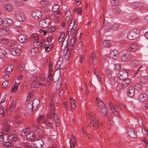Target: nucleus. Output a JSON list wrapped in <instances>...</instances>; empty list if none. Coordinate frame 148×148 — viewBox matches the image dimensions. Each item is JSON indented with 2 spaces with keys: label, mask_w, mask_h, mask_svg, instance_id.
<instances>
[{
  "label": "nucleus",
  "mask_w": 148,
  "mask_h": 148,
  "mask_svg": "<svg viewBox=\"0 0 148 148\" xmlns=\"http://www.w3.org/2000/svg\"><path fill=\"white\" fill-rule=\"evenodd\" d=\"M34 45L36 48H38L41 47H45V50L47 52L50 51L52 47V45L51 44H47L45 40L44 39H42L40 41L38 40L37 41L34 42Z\"/></svg>",
  "instance_id": "obj_1"
},
{
  "label": "nucleus",
  "mask_w": 148,
  "mask_h": 148,
  "mask_svg": "<svg viewBox=\"0 0 148 148\" xmlns=\"http://www.w3.org/2000/svg\"><path fill=\"white\" fill-rule=\"evenodd\" d=\"M44 65H46L48 68L49 73L47 81L48 82H50L49 81H51L52 80L54 76V75L53 76L52 74L53 71V62L50 60H47L45 61Z\"/></svg>",
  "instance_id": "obj_2"
},
{
  "label": "nucleus",
  "mask_w": 148,
  "mask_h": 148,
  "mask_svg": "<svg viewBox=\"0 0 148 148\" xmlns=\"http://www.w3.org/2000/svg\"><path fill=\"white\" fill-rule=\"evenodd\" d=\"M77 23L76 22L75 18H72L71 20L69 26V27H71L70 31V34L71 35H72L74 34L75 36L78 29H77Z\"/></svg>",
  "instance_id": "obj_3"
},
{
  "label": "nucleus",
  "mask_w": 148,
  "mask_h": 148,
  "mask_svg": "<svg viewBox=\"0 0 148 148\" xmlns=\"http://www.w3.org/2000/svg\"><path fill=\"white\" fill-rule=\"evenodd\" d=\"M139 30L136 29H134L129 32L128 34V38L130 40H133L138 37Z\"/></svg>",
  "instance_id": "obj_4"
},
{
  "label": "nucleus",
  "mask_w": 148,
  "mask_h": 148,
  "mask_svg": "<svg viewBox=\"0 0 148 148\" xmlns=\"http://www.w3.org/2000/svg\"><path fill=\"white\" fill-rule=\"evenodd\" d=\"M50 22L49 18H45L41 20L39 22L40 26L42 27L45 28L48 27Z\"/></svg>",
  "instance_id": "obj_5"
},
{
  "label": "nucleus",
  "mask_w": 148,
  "mask_h": 148,
  "mask_svg": "<svg viewBox=\"0 0 148 148\" xmlns=\"http://www.w3.org/2000/svg\"><path fill=\"white\" fill-rule=\"evenodd\" d=\"M90 119L92 121L90 123V125H92L93 127L98 129L100 126L99 121L93 116L90 115Z\"/></svg>",
  "instance_id": "obj_6"
},
{
  "label": "nucleus",
  "mask_w": 148,
  "mask_h": 148,
  "mask_svg": "<svg viewBox=\"0 0 148 148\" xmlns=\"http://www.w3.org/2000/svg\"><path fill=\"white\" fill-rule=\"evenodd\" d=\"M118 54V52L116 50H114L110 52L109 57L105 56L104 57V58L106 59H109L110 58L113 59H115L117 57Z\"/></svg>",
  "instance_id": "obj_7"
},
{
  "label": "nucleus",
  "mask_w": 148,
  "mask_h": 148,
  "mask_svg": "<svg viewBox=\"0 0 148 148\" xmlns=\"http://www.w3.org/2000/svg\"><path fill=\"white\" fill-rule=\"evenodd\" d=\"M25 15L21 12H17L15 15V18L20 22H23L25 20Z\"/></svg>",
  "instance_id": "obj_8"
},
{
  "label": "nucleus",
  "mask_w": 148,
  "mask_h": 148,
  "mask_svg": "<svg viewBox=\"0 0 148 148\" xmlns=\"http://www.w3.org/2000/svg\"><path fill=\"white\" fill-rule=\"evenodd\" d=\"M33 110V106L32 101L27 104L25 108V111L29 115L32 113Z\"/></svg>",
  "instance_id": "obj_9"
},
{
  "label": "nucleus",
  "mask_w": 148,
  "mask_h": 148,
  "mask_svg": "<svg viewBox=\"0 0 148 148\" xmlns=\"http://www.w3.org/2000/svg\"><path fill=\"white\" fill-rule=\"evenodd\" d=\"M119 77L121 80L126 78L128 76L127 72L123 69H121L119 71Z\"/></svg>",
  "instance_id": "obj_10"
},
{
  "label": "nucleus",
  "mask_w": 148,
  "mask_h": 148,
  "mask_svg": "<svg viewBox=\"0 0 148 148\" xmlns=\"http://www.w3.org/2000/svg\"><path fill=\"white\" fill-rule=\"evenodd\" d=\"M32 14L33 18L36 19L40 18L42 16L41 12L39 10H34L32 12Z\"/></svg>",
  "instance_id": "obj_11"
},
{
  "label": "nucleus",
  "mask_w": 148,
  "mask_h": 148,
  "mask_svg": "<svg viewBox=\"0 0 148 148\" xmlns=\"http://www.w3.org/2000/svg\"><path fill=\"white\" fill-rule=\"evenodd\" d=\"M34 144L35 147L37 148H41L44 145L42 140L41 139L35 140L34 141Z\"/></svg>",
  "instance_id": "obj_12"
},
{
  "label": "nucleus",
  "mask_w": 148,
  "mask_h": 148,
  "mask_svg": "<svg viewBox=\"0 0 148 148\" xmlns=\"http://www.w3.org/2000/svg\"><path fill=\"white\" fill-rule=\"evenodd\" d=\"M128 132L129 136L132 138H136L137 135L135 130L133 128H128Z\"/></svg>",
  "instance_id": "obj_13"
},
{
  "label": "nucleus",
  "mask_w": 148,
  "mask_h": 148,
  "mask_svg": "<svg viewBox=\"0 0 148 148\" xmlns=\"http://www.w3.org/2000/svg\"><path fill=\"white\" fill-rule=\"evenodd\" d=\"M132 55L130 53H126L123 54L121 57V60L124 62L129 60L132 58Z\"/></svg>",
  "instance_id": "obj_14"
},
{
  "label": "nucleus",
  "mask_w": 148,
  "mask_h": 148,
  "mask_svg": "<svg viewBox=\"0 0 148 148\" xmlns=\"http://www.w3.org/2000/svg\"><path fill=\"white\" fill-rule=\"evenodd\" d=\"M135 90L133 86H129L127 89V94L130 97L133 96L134 94Z\"/></svg>",
  "instance_id": "obj_15"
},
{
  "label": "nucleus",
  "mask_w": 148,
  "mask_h": 148,
  "mask_svg": "<svg viewBox=\"0 0 148 148\" xmlns=\"http://www.w3.org/2000/svg\"><path fill=\"white\" fill-rule=\"evenodd\" d=\"M0 32L3 35H8L10 33L9 29L6 27H3L0 28Z\"/></svg>",
  "instance_id": "obj_16"
},
{
  "label": "nucleus",
  "mask_w": 148,
  "mask_h": 148,
  "mask_svg": "<svg viewBox=\"0 0 148 148\" xmlns=\"http://www.w3.org/2000/svg\"><path fill=\"white\" fill-rule=\"evenodd\" d=\"M11 51L12 54L15 56H19L21 52L20 49L18 48H11Z\"/></svg>",
  "instance_id": "obj_17"
},
{
  "label": "nucleus",
  "mask_w": 148,
  "mask_h": 148,
  "mask_svg": "<svg viewBox=\"0 0 148 148\" xmlns=\"http://www.w3.org/2000/svg\"><path fill=\"white\" fill-rule=\"evenodd\" d=\"M4 9L6 11L10 12L14 9V6L12 5L8 4L4 5Z\"/></svg>",
  "instance_id": "obj_18"
},
{
  "label": "nucleus",
  "mask_w": 148,
  "mask_h": 148,
  "mask_svg": "<svg viewBox=\"0 0 148 148\" xmlns=\"http://www.w3.org/2000/svg\"><path fill=\"white\" fill-rule=\"evenodd\" d=\"M8 138V140L11 142L16 141L17 139V136L14 134L10 135Z\"/></svg>",
  "instance_id": "obj_19"
},
{
  "label": "nucleus",
  "mask_w": 148,
  "mask_h": 148,
  "mask_svg": "<svg viewBox=\"0 0 148 148\" xmlns=\"http://www.w3.org/2000/svg\"><path fill=\"white\" fill-rule=\"evenodd\" d=\"M35 137V135L34 133L32 132H28L26 136V138L28 140H33Z\"/></svg>",
  "instance_id": "obj_20"
},
{
  "label": "nucleus",
  "mask_w": 148,
  "mask_h": 148,
  "mask_svg": "<svg viewBox=\"0 0 148 148\" xmlns=\"http://www.w3.org/2000/svg\"><path fill=\"white\" fill-rule=\"evenodd\" d=\"M138 48L137 45L136 44H131L128 48V51L131 52H134L138 49Z\"/></svg>",
  "instance_id": "obj_21"
},
{
  "label": "nucleus",
  "mask_w": 148,
  "mask_h": 148,
  "mask_svg": "<svg viewBox=\"0 0 148 148\" xmlns=\"http://www.w3.org/2000/svg\"><path fill=\"white\" fill-rule=\"evenodd\" d=\"M12 21L10 18H6L4 21L3 20V24L5 26L11 25L12 24Z\"/></svg>",
  "instance_id": "obj_22"
},
{
  "label": "nucleus",
  "mask_w": 148,
  "mask_h": 148,
  "mask_svg": "<svg viewBox=\"0 0 148 148\" xmlns=\"http://www.w3.org/2000/svg\"><path fill=\"white\" fill-rule=\"evenodd\" d=\"M148 98L147 95L145 93H141L139 96V99L141 101L143 102L147 100Z\"/></svg>",
  "instance_id": "obj_23"
},
{
  "label": "nucleus",
  "mask_w": 148,
  "mask_h": 148,
  "mask_svg": "<svg viewBox=\"0 0 148 148\" xmlns=\"http://www.w3.org/2000/svg\"><path fill=\"white\" fill-rule=\"evenodd\" d=\"M22 120L21 117V114L19 113H17L15 116L14 120L17 123H20Z\"/></svg>",
  "instance_id": "obj_24"
},
{
  "label": "nucleus",
  "mask_w": 148,
  "mask_h": 148,
  "mask_svg": "<svg viewBox=\"0 0 148 148\" xmlns=\"http://www.w3.org/2000/svg\"><path fill=\"white\" fill-rule=\"evenodd\" d=\"M34 130V132L38 134L43 133L44 131L42 127L41 126H38L35 127Z\"/></svg>",
  "instance_id": "obj_25"
},
{
  "label": "nucleus",
  "mask_w": 148,
  "mask_h": 148,
  "mask_svg": "<svg viewBox=\"0 0 148 148\" xmlns=\"http://www.w3.org/2000/svg\"><path fill=\"white\" fill-rule=\"evenodd\" d=\"M18 39L19 42H23L27 40L26 36L24 34H21L19 36Z\"/></svg>",
  "instance_id": "obj_26"
},
{
  "label": "nucleus",
  "mask_w": 148,
  "mask_h": 148,
  "mask_svg": "<svg viewBox=\"0 0 148 148\" xmlns=\"http://www.w3.org/2000/svg\"><path fill=\"white\" fill-rule=\"evenodd\" d=\"M55 16V18H54V21L55 22H58L60 20V16L61 15V12L60 11H57L55 12L54 13Z\"/></svg>",
  "instance_id": "obj_27"
},
{
  "label": "nucleus",
  "mask_w": 148,
  "mask_h": 148,
  "mask_svg": "<svg viewBox=\"0 0 148 148\" xmlns=\"http://www.w3.org/2000/svg\"><path fill=\"white\" fill-rule=\"evenodd\" d=\"M122 82L121 83L122 84L124 87H125L127 86L130 83V79H126L121 80Z\"/></svg>",
  "instance_id": "obj_28"
},
{
  "label": "nucleus",
  "mask_w": 148,
  "mask_h": 148,
  "mask_svg": "<svg viewBox=\"0 0 148 148\" xmlns=\"http://www.w3.org/2000/svg\"><path fill=\"white\" fill-rule=\"evenodd\" d=\"M2 144L3 146L5 148H10L13 146V144L8 141L3 142Z\"/></svg>",
  "instance_id": "obj_29"
},
{
  "label": "nucleus",
  "mask_w": 148,
  "mask_h": 148,
  "mask_svg": "<svg viewBox=\"0 0 148 148\" xmlns=\"http://www.w3.org/2000/svg\"><path fill=\"white\" fill-rule=\"evenodd\" d=\"M112 24L110 23H107L105 24L104 28L105 31L108 32L110 29H112Z\"/></svg>",
  "instance_id": "obj_30"
},
{
  "label": "nucleus",
  "mask_w": 148,
  "mask_h": 148,
  "mask_svg": "<svg viewBox=\"0 0 148 148\" xmlns=\"http://www.w3.org/2000/svg\"><path fill=\"white\" fill-rule=\"evenodd\" d=\"M141 4L138 2H135L132 3L131 5V8L133 9H137L140 6Z\"/></svg>",
  "instance_id": "obj_31"
},
{
  "label": "nucleus",
  "mask_w": 148,
  "mask_h": 148,
  "mask_svg": "<svg viewBox=\"0 0 148 148\" xmlns=\"http://www.w3.org/2000/svg\"><path fill=\"white\" fill-rule=\"evenodd\" d=\"M130 21L133 23H136L140 21V19L137 17L135 16H132L130 18Z\"/></svg>",
  "instance_id": "obj_32"
},
{
  "label": "nucleus",
  "mask_w": 148,
  "mask_h": 148,
  "mask_svg": "<svg viewBox=\"0 0 148 148\" xmlns=\"http://www.w3.org/2000/svg\"><path fill=\"white\" fill-rule=\"evenodd\" d=\"M100 112L104 115H106L108 114V111L106 106L100 107L99 108Z\"/></svg>",
  "instance_id": "obj_33"
},
{
  "label": "nucleus",
  "mask_w": 148,
  "mask_h": 148,
  "mask_svg": "<svg viewBox=\"0 0 148 148\" xmlns=\"http://www.w3.org/2000/svg\"><path fill=\"white\" fill-rule=\"evenodd\" d=\"M19 83V82H18V83H16L15 84L13 85L12 86L11 92L12 93H14L18 89Z\"/></svg>",
  "instance_id": "obj_34"
},
{
  "label": "nucleus",
  "mask_w": 148,
  "mask_h": 148,
  "mask_svg": "<svg viewBox=\"0 0 148 148\" xmlns=\"http://www.w3.org/2000/svg\"><path fill=\"white\" fill-rule=\"evenodd\" d=\"M6 56V53L4 50L0 47V58H4Z\"/></svg>",
  "instance_id": "obj_35"
},
{
  "label": "nucleus",
  "mask_w": 148,
  "mask_h": 148,
  "mask_svg": "<svg viewBox=\"0 0 148 148\" xmlns=\"http://www.w3.org/2000/svg\"><path fill=\"white\" fill-rule=\"evenodd\" d=\"M40 4L42 7H44L47 5L49 3V2L47 0H41L40 1Z\"/></svg>",
  "instance_id": "obj_36"
},
{
  "label": "nucleus",
  "mask_w": 148,
  "mask_h": 148,
  "mask_svg": "<svg viewBox=\"0 0 148 148\" xmlns=\"http://www.w3.org/2000/svg\"><path fill=\"white\" fill-rule=\"evenodd\" d=\"M76 40L77 38L75 36L71 39L69 43V45L71 47H72L74 46L76 42L75 40Z\"/></svg>",
  "instance_id": "obj_37"
},
{
  "label": "nucleus",
  "mask_w": 148,
  "mask_h": 148,
  "mask_svg": "<svg viewBox=\"0 0 148 148\" xmlns=\"http://www.w3.org/2000/svg\"><path fill=\"white\" fill-rule=\"evenodd\" d=\"M140 82L143 84H146L148 82V76L142 77L140 79Z\"/></svg>",
  "instance_id": "obj_38"
},
{
  "label": "nucleus",
  "mask_w": 148,
  "mask_h": 148,
  "mask_svg": "<svg viewBox=\"0 0 148 148\" xmlns=\"http://www.w3.org/2000/svg\"><path fill=\"white\" fill-rule=\"evenodd\" d=\"M22 146L24 148H33L31 144L28 143H25L22 144Z\"/></svg>",
  "instance_id": "obj_39"
},
{
  "label": "nucleus",
  "mask_w": 148,
  "mask_h": 148,
  "mask_svg": "<svg viewBox=\"0 0 148 148\" xmlns=\"http://www.w3.org/2000/svg\"><path fill=\"white\" fill-rule=\"evenodd\" d=\"M9 40L6 38H2L0 39V43L1 44L4 45L8 43Z\"/></svg>",
  "instance_id": "obj_40"
},
{
  "label": "nucleus",
  "mask_w": 148,
  "mask_h": 148,
  "mask_svg": "<svg viewBox=\"0 0 148 148\" xmlns=\"http://www.w3.org/2000/svg\"><path fill=\"white\" fill-rule=\"evenodd\" d=\"M97 102L98 104L99 108L100 107H102L104 106H106L105 104L100 100L96 98Z\"/></svg>",
  "instance_id": "obj_41"
},
{
  "label": "nucleus",
  "mask_w": 148,
  "mask_h": 148,
  "mask_svg": "<svg viewBox=\"0 0 148 148\" xmlns=\"http://www.w3.org/2000/svg\"><path fill=\"white\" fill-rule=\"evenodd\" d=\"M13 68V66L12 65L10 64L8 67L6 68V70H5L3 71H5L7 73H9L12 70Z\"/></svg>",
  "instance_id": "obj_42"
},
{
  "label": "nucleus",
  "mask_w": 148,
  "mask_h": 148,
  "mask_svg": "<svg viewBox=\"0 0 148 148\" xmlns=\"http://www.w3.org/2000/svg\"><path fill=\"white\" fill-rule=\"evenodd\" d=\"M16 103L15 101L13 102L10 105V107L9 110V111L11 112L14 110L16 106Z\"/></svg>",
  "instance_id": "obj_43"
},
{
  "label": "nucleus",
  "mask_w": 148,
  "mask_h": 148,
  "mask_svg": "<svg viewBox=\"0 0 148 148\" xmlns=\"http://www.w3.org/2000/svg\"><path fill=\"white\" fill-rule=\"evenodd\" d=\"M56 28L55 27H52L49 28L47 30V34L54 32L56 30Z\"/></svg>",
  "instance_id": "obj_44"
},
{
  "label": "nucleus",
  "mask_w": 148,
  "mask_h": 148,
  "mask_svg": "<svg viewBox=\"0 0 148 148\" xmlns=\"http://www.w3.org/2000/svg\"><path fill=\"white\" fill-rule=\"evenodd\" d=\"M40 83L38 82H35L31 84V86L32 88H36L38 87L40 85Z\"/></svg>",
  "instance_id": "obj_45"
},
{
  "label": "nucleus",
  "mask_w": 148,
  "mask_h": 148,
  "mask_svg": "<svg viewBox=\"0 0 148 148\" xmlns=\"http://www.w3.org/2000/svg\"><path fill=\"white\" fill-rule=\"evenodd\" d=\"M31 38L34 42L35 41H37L38 40L37 35L36 34H33Z\"/></svg>",
  "instance_id": "obj_46"
},
{
  "label": "nucleus",
  "mask_w": 148,
  "mask_h": 148,
  "mask_svg": "<svg viewBox=\"0 0 148 148\" xmlns=\"http://www.w3.org/2000/svg\"><path fill=\"white\" fill-rule=\"evenodd\" d=\"M59 8V5L58 4H55L53 6L52 10L54 12H56L58 11Z\"/></svg>",
  "instance_id": "obj_47"
},
{
  "label": "nucleus",
  "mask_w": 148,
  "mask_h": 148,
  "mask_svg": "<svg viewBox=\"0 0 148 148\" xmlns=\"http://www.w3.org/2000/svg\"><path fill=\"white\" fill-rule=\"evenodd\" d=\"M110 43L108 40H105L103 42V45L105 47H110Z\"/></svg>",
  "instance_id": "obj_48"
},
{
  "label": "nucleus",
  "mask_w": 148,
  "mask_h": 148,
  "mask_svg": "<svg viewBox=\"0 0 148 148\" xmlns=\"http://www.w3.org/2000/svg\"><path fill=\"white\" fill-rule=\"evenodd\" d=\"M118 3V0H111L110 5L113 6H115L117 5Z\"/></svg>",
  "instance_id": "obj_49"
},
{
  "label": "nucleus",
  "mask_w": 148,
  "mask_h": 148,
  "mask_svg": "<svg viewBox=\"0 0 148 148\" xmlns=\"http://www.w3.org/2000/svg\"><path fill=\"white\" fill-rule=\"evenodd\" d=\"M3 73L4 75V78L6 80V81H8V80L10 79V77L8 75V73H7L5 72V71H3Z\"/></svg>",
  "instance_id": "obj_50"
},
{
  "label": "nucleus",
  "mask_w": 148,
  "mask_h": 148,
  "mask_svg": "<svg viewBox=\"0 0 148 148\" xmlns=\"http://www.w3.org/2000/svg\"><path fill=\"white\" fill-rule=\"evenodd\" d=\"M124 87H125L121 83V82H120L118 84L116 87V89L118 91H120Z\"/></svg>",
  "instance_id": "obj_51"
},
{
  "label": "nucleus",
  "mask_w": 148,
  "mask_h": 148,
  "mask_svg": "<svg viewBox=\"0 0 148 148\" xmlns=\"http://www.w3.org/2000/svg\"><path fill=\"white\" fill-rule=\"evenodd\" d=\"M60 75H58V76H56V75H54L53 80L54 82H58L59 81H60Z\"/></svg>",
  "instance_id": "obj_52"
},
{
  "label": "nucleus",
  "mask_w": 148,
  "mask_h": 148,
  "mask_svg": "<svg viewBox=\"0 0 148 148\" xmlns=\"http://www.w3.org/2000/svg\"><path fill=\"white\" fill-rule=\"evenodd\" d=\"M74 12H77L78 14L81 15L82 13V10L80 8H76L74 9Z\"/></svg>",
  "instance_id": "obj_53"
},
{
  "label": "nucleus",
  "mask_w": 148,
  "mask_h": 148,
  "mask_svg": "<svg viewBox=\"0 0 148 148\" xmlns=\"http://www.w3.org/2000/svg\"><path fill=\"white\" fill-rule=\"evenodd\" d=\"M119 27V25L118 24H114L112 25V30H117Z\"/></svg>",
  "instance_id": "obj_54"
},
{
  "label": "nucleus",
  "mask_w": 148,
  "mask_h": 148,
  "mask_svg": "<svg viewBox=\"0 0 148 148\" xmlns=\"http://www.w3.org/2000/svg\"><path fill=\"white\" fill-rule=\"evenodd\" d=\"M111 109L113 113L116 112L117 111L118 106H111Z\"/></svg>",
  "instance_id": "obj_55"
},
{
  "label": "nucleus",
  "mask_w": 148,
  "mask_h": 148,
  "mask_svg": "<svg viewBox=\"0 0 148 148\" xmlns=\"http://www.w3.org/2000/svg\"><path fill=\"white\" fill-rule=\"evenodd\" d=\"M8 81H5L2 84V87L3 88H5L8 85Z\"/></svg>",
  "instance_id": "obj_56"
},
{
  "label": "nucleus",
  "mask_w": 148,
  "mask_h": 148,
  "mask_svg": "<svg viewBox=\"0 0 148 148\" xmlns=\"http://www.w3.org/2000/svg\"><path fill=\"white\" fill-rule=\"evenodd\" d=\"M141 129L142 132L144 135H146L148 134V131L143 127H141Z\"/></svg>",
  "instance_id": "obj_57"
},
{
  "label": "nucleus",
  "mask_w": 148,
  "mask_h": 148,
  "mask_svg": "<svg viewBox=\"0 0 148 148\" xmlns=\"http://www.w3.org/2000/svg\"><path fill=\"white\" fill-rule=\"evenodd\" d=\"M32 103L33 106V105H34L37 106L39 104L40 101L37 99L34 100L33 102L32 101Z\"/></svg>",
  "instance_id": "obj_58"
},
{
  "label": "nucleus",
  "mask_w": 148,
  "mask_h": 148,
  "mask_svg": "<svg viewBox=\"0 0 148 148\" xmlns=\"http://www.w3.org/2000/svg\"><path fill=\"white\" fill-rule=\"evenodd\" d=\"M28 129V128L23 129L21 133V135L22 136H25L26 133Z\"/></svg>",
  "instance_id": "obj_59"
},
{
  "label": "nucleus",
  "mask_w": 148,
  "mask_h": 148,
  "mask_svg": "<svg viewBox=\"0 0 148 148\" xmlns=\"http://www.w3.org/2000/svg\"><path fill=\"white\" fill-rule=\"evenodd\" d=\"M36 54L34 50L32 49L31 50L29 53V55L31 56H33Z\"/></svg>",
  "instance_id": "obj_60"
},
{
  "label": "nucleus",
  "mask_w": 148,
  "mask_h": 148,
  "mask_svg": "<svg viewBox=\"0 0 148 148\" xmlns=\"http://www.w3.org/2000/svg\"><path fill=\"white\" fill-rule=\"evenodd\" d=\"M97 54H95L94 53H93L91 55V56L90 57V58L91 59H94L95 60H96L97 58Z\"/></svg>",
  "instance_id": "obj_61"
},
{
  "label": "nucleus",
  "mask_w": 148,
  "mask_h": 148,
  "mask_svg": "<svg viewBox=\"0 0 148 148\" xmlns=\"http://www.w3.org/2000/svg\"><path fill=\"white\" fill-rule=\"evenodd\" d=\"M113 12L115 13L118 14L121 12L120 10L118 8H115L113 10Z\"/></svg>",
  "instance_id": "obj_62"
},
{
  "label": "nucleus",
  "mask_w": 148,
  "mask_h": 148,
  "mask_svg": "<svg viewBox=\"0 0 148 148\" xmlns=\"http://www.w3.org/2000/svg\"><path fill=\"white\" fill-rule=\"evenodd\" d=\"M137 123H138V125H140L142 124L143 123V120L141 118L138 117L137 119Z\"/></svg>",
  "instance_id": "obj_63"
},
{
  "label": "nucleus",
  "mask_w": 148,
  "mask_h": 148,
  "mask_svg": "<svg viewBox=\"0 0 148 148\" xmlns=\"http://www.w3.org/2000/svg\"><path fill=\"white\" fill-rule=\"evenodd\" d=\"M44 115H41L37 119V122L38 123H40L42 120V119L44 118Z\"/></svg>",
  "instance_id": "obj_64"
}]
</instances>
